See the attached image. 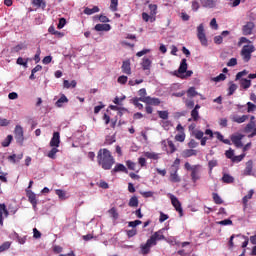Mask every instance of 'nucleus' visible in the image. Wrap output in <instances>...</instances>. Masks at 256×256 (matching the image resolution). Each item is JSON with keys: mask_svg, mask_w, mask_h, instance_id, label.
Here are the masks:
<instances>
[{"mask_svg": "<svg viewBox=\"0 0 256 256\" xmlns=\"http://www.w3.org/2000/svg\"><path fill=\"white\" fill-rule=\"evenodd\" d=\"M97 162L102 169L109 171V169L115 165V158L111 155V151L107 150V148H103L98 151Z\"/></svg>", "mask_w": 256, "mask_h": 256, "instance_id": "1", "label": "nucleus"}, {"mask_svg": "<svg viewBox=\"0 0 256 256\" xmlns=\"http://www.w3.org/2000/svg\"><path fill=\"white\" fill-rule=\"evenodd\" d=\"M0 214L1 217H9V210H7V206L5 204H0Z\"/></svg>", "mask_w": 256, "mask_h": 256, "instance_id": "36", "label": "nucleus"}, {"mask_svg": "<svg viewBox=\"0 0 256 256\" xmlns=\"http://www.w3.org/2000/svg\"><path fill=\"white\" fill-rule=\"evenodd\" d=\"M14 137L17 143H19L20 145H23V141H25V137L23 134V127H21V125H16L14 129Z\"/></svg>", "mask_w": 256, "mask_h": 256, "instance_id": "6", "label": "nucleus"}, {"mask_svg": "<svg viewBox=\"0 0 256 256\" xmlns=\"http://www.w3.org/2000/svg\"><path fill=\"white\" fill-rule=\"evenodd\" d=\"M249 72H247V70H243L241 72H238L236 74V81H239V79H241V77H245V75H247Z\"/></svg>", "mask_w": 256, "mask_h": 256, "instance_id": "61", "label": "nucleus"}, {"mask_svg": "<svg viewBox=\"0 0 256 256\" xmlns=\"http://www.w3.org/2000/svg\"><path fill=\"white\" fill-rule=\"evenodd\" d=\"M128 79L129 78L127 76L122 75V76L118 77L117 81H118V83H120V85H125L127 83Z\"/></svg>", "mask_w": 256, "mask_h": 256, "instance_id": "51", "label": "nucleus"}, {"mask_svg": "<svg viewBox=\"0 0 256 256\" xmlns=\"http://www.w3.org/2000/svg\"><path fill=\"white\" fill-rule=\"evenodd\" d=\"M197 37L203 47H207V45H209L207 36L205 35V26H203V24H200L197 27Z\"/></svg>", "mask_w": 256, "mask_h": 256, "instance_id": "4", "label": "nucleus"}, {"mask_svg": "<svg viewBox=\"0 0 256 256\" xmlns=\"http://www.w3.org/2000/svg\"><path fill=\"white\" fill-rule=\"evenodd\" d=\"M144 156L147 159H153L154 161H157V159H159V154H157L155 152H145Z\"/></svg>", "mask_w": 256, "mask_h": 256, "instance_id": "33", "label": "nucleus"}, {"mask_svg": "<svg viewBox=\"0 0 256 256\" xmlns=\"http://www.w3.org/2000/svg\"><path fill=\"white\" fill-rule=\"evenodd\" d=\"M255 53V46L252 44L244 45L240 51V55L244 63H249L251 61V57Z\"/></svg>", "mask_w": 256, "mask_h": 256, "instance_id": "3", "label": "nucleus"}, {"mask_svg": "<svg viewBox=\"0 0 256 256\" xmlns=\"http://www.w3.org/2000/svg\"><path fill=\"white\" fill-rule=\"evenodd\" d=\"M109 215H111L112 218H114L115 221L119 219V213L117 212V209L115 207H112L110 210H108Z\"/></svg>", "mask_w": 256, "mask_h": 256, "instance_id": "35", "label": "nucleus"}, {"mask_svg": "<svg viewBox=\"0 0 256 256\" xmlns=\"http://www.w3.org/2000/svg\"><path fill=\"white\" fill-rule=\"evenodd\" d=\"M9 247H11V243H9V242H4V243L0 246V253H3V251H7V249H9Z\"/></svg>", "mask_w": 256, "mask_h": 256, "instance_id": "55", "label": "nucleus"}, {"mask_svg": "<svg viewBox=\"0 0 256 256\" xmlns=\"http://www.w3.org/2000/svg\"><path fill=\"white\" fill-rule=\"evenodd\" d=\"M247 107V113H253L256 110V105L251 102H247Z\"/></svg>", "mask_w": 256, "mask_h": 256, "instance_id": "50", "label": "nucleus"}, {"mask_svg": "<svg viewBox=\"0 0 256 256\" xmlns=\"http://www.w3.org/2000/svg\"><path fill=\"white\" fill-rule=\"evenodd\" d=\"M197 155V150L195 149H186L182 152V157H184V159H187L189 157H196Z\"/></svg>", "mask_w": 256, "mask_h": 256, "instance_id": "24", "label": "nucleus"}, {"mask_svg": "<svg viewBox=\"0 0 256 256\" xmlns=\"http://www.w3.org/2000/svg\"><path fill=\"white\" fill-rule=\"evenodd\" d=\"M153 65V61L148 57H144L141 62V67L143 71H146V75H151V66Z\"/></svg>", "mask_w": 256, "mask_h": 256, "instance_id": "11", "label": "nucleus"}, {"mask_svg": "<svg viewBox=\"0 0 256 256\" xmlns=\"http://www.w3.org/2000/svg\"><path fill=\"white\" fill-rule=\"evenodd\" d=\"M235 65H237V58H231L227 62V67H235Z\"/></svg>", "mask_w": 256, "mask_h": 256, "instance_id": "62", "label": "nucleus"}, {"mask_svg": "<svg viewBox=\"0 0 256 256\" xmlns=\"http://www.w3.org/2000/svg\"><path fill=\"white\" fill-rule=\"evenodd\" d=\"M142 99L143 97H140V98L135 97L132 99L133 105H135V107H137L140 110L143 109V104L139 103V101H141Z\"/></svg>", "mask_w": 256, "mask_h": 256, "instance_id": "38", "label": "nucleus"}, {"mask_svg": "<svg viewBox=\"0 0 256 256\" xmlns=\"http://www.w3.org/2000/svg\"><path fill=\"white\" fill-rule=\"evenodd\" d=\"M253 29H255V23H253V22H247V23L242 27V33H243V35H252Z\"/></svg>", "mask_w": 256, "mask_h": 256, "instance_id": "14", "label": "nucleus"}, {"mask_svg": "<svg viewBox=\"0 0 256 256\" xmlns=\"http://www.w3.org/2000/svg\"><path fill=\"white\" fill-rule=\"evenodd\" d=\"M243 137H245V135L243 134H233L230 139L233 143V145H235V147H237V149H241V147H243Z\"/></svg>", "mask_w": 256, "mask_h": 256, "instance_id": "10", "label": "nucleus"}, {"mask_svg": "<svg viewBox=\"0 0 256 256\" xmlns=\"http://www.w3.org/2000/svg\"><path fill=\"white\" fill-rule=\"evenodd\" d=\"M63 103H69V99L67 98V96H65V94H62L61 97L56 101L55 105L58 108L63 107Z\"/></svg>", "mask_w": 256, "mask_h": 256, "instance_id": "27", "label": "nucleus"}, {"mask_svg": "<svg viewBox=\"0 0 256 256\" xmlns=\"http://www.w3.org/2000/svg\"><path fill=\"white\" fill-rule=\"evenodd\" d=\"M191 117L192 118L188 119L189 122H191V121H199V110H192L191 111Z\"/></svg>", "mask_w": 256, "mask_h": 256, "instance_id": "34", "label": "nucleus"}, {"mask_svg": "<svg viewBox=\"0 0 256 256\" xmlns=\"http://www.w3.org/2000/svg\"><path fill=\"white\" fill-rule=\"evenodd\" d=\"M168 147H169L170 151L167 153L173 154V153H175V151H177V147H175V144L171 140H168Z\"/></svg>", "mask_w": 256, "mask_h": 256, "instance_id": "45", "label": "nucleus"}, {"mask_svg": "<svg viewBox=\"0 0 256 256\" xmlns=\"http://www.w3.org/2000/svg\"><path fill=\"white\" fill-rule=\"evenodd\" d=\"M189 149H195L196 147H199V142L195 141V139H191L188 142Z\"/></svg>", "mask_w": 256, "mask_h": 256, "instance_id": "48", "label": "nucleus"}, {"mask_svg": "<svg viewBox=\"0 0 256 256\" xmlns=\"http://www.w3.org/2000/svg\"><path fill=\"white\" fill-rule=\"evenodd\" d=\"M115 136H107L106 137V145H113L115 143Z\"/></svg>", "mask_w": 256, "mask_h": 256, "instance_id": "58", "label": "nucleus"}, {"mask_svg": "<svg viewBox=\"0 0 256 256\" xmlns=\"http://www.w3.org/2000/svg\"><path fill=\"white\" fill-rule=\"evenodd\" d=\"M155 247L153 241L149 238L145 244H141L140 251L142 255H149L151 253V248Z\"/></svg>", "mask_w": 256, "mask_h": 256, "instance_id": "8", "label": "nucleus"}, {"mask_svg": "<svg viewBox=\"0 0 256 256\" xmlns=\"http://www.w3.org/2000/svg\"><path fill=\"white\" fill-rule=\"evenodd\" d=\"M157 113H158V117L160 119H164V121L169 119V111H167V110H164V111L159 110V111H157Z\"/></svg>", "mask_w": 256, "mask_h": 256, "instance_id": "37", "label": "nucleus"}, {"mask_svg": "<svg viewBox=\"0 0 256 256\" xmlns=\"http://www.w3.org/2000/svg\"><path fill=\"white\" fill-rule=\"evenodd\" d=\"M216 3H217L216 0H201V5L204 7H207L208 9H213Z\"/></svg>", "mask_w": 256, "mask_h": 256, "instance_id": "26", "label": "nucleus"}, {"mask_svg": "<svg viewBox=\"0 0 256 256\" xmlns=\"http://www.w3.org/2000/svg\"><path fill=\"white\" fill-rule=\"evenodd\" d=\"M100 9L97 6L93 8L86 7L84 9V15H93L94 13H99Z\"/></svg>", "mask_w": 256, "mask_h": 256, "instance_id": "28", "label": "nucleus"}, {"mask_svg": "<svg viewBox=\"0 0 256 256\" xmlns=\"http://www.w3.org/2000/svg\"><path fill=\"white\" fill-rule=\"evenodd\" d=\"M61 144V136L59 132H54L53 137L50 140V147H59Z\"/></svg>", "mask_w": 256, "mask_h": 256, "instance_id": "16", "label": "nucleus"}, {"mask_svg": "<svg viewBox=\"0 0 256 256\" xmlns=\"http://www.w3.org/2000/svg\"><path fill=\"white\" fill-rule=\"evenodd\" d=\"M232 121L233 123H245V121H247V119H249V115H234L232 116Z\"/></svg>", "mask_w": 256, "mask_h": 256, "instance_id": "22", "label": "nucleus"}, {"mask_svg": "<svg viewBox=\"0 0 256 256\" xmlns=\"http://www.w3.org/2000/svg\"><path fill=\"white\" fill-rule=\"evenodd\" d=\"M118 5H119V0H111L110 9L112 11H117Z\"/></svg>", "mask_w": 256, "mask_h": 256, "instance_id": "49", "label": "nucleus"}, {"mask_svg": "<svg viewBox=\"0 0 256 256\" xmlns=\"http://www.w3.org/2000/svg\"><path fill=\"white\" fill-rule=\"evenodd\" d=\"M203 135H205V134L201 130L194 131L195 139L201 140V139H203Z\"/></svg>", "mask_w": 256, "mask_h": 256, "instance_id": "54", "label": "nucleus"}, {"mask_svg": "<svg viewBox=\"0 0 256 256\" xmlns=\"http://www.w3.org/2000/svg\"><path fill=\"white\" fill-rule=\"evenodd\" d=\"M150 15H151V23H155L157 17V4L149 5Z\"/></svg>", "mask_w": 256, "mask_h": 256, "instance_id": "20", "label": "nucleus"}, {"mask_svg": "<svg viewBox=\"0 0 256 256\" xmlns=\"http://www.w3.org/2000/svg\"><path fill=\"white\" fill-rule=\"evenodd\" d=\"M240 86L242 89H249L251 87V80L243 78L240 80Z\"/></svg>", "mask_w": 256, "mask_h": 256, "instance_id": "32", "label": "nucleus"}, {"mask_svg": "<svg viewBox=\"0 0 256 256\" xmlns=\"http://www.w3.org/2000/svg\"><path fill=\"white\" fill-rule=\"evenodd\" d=\"M95 31H111L110 24H96L94 27Z\"/></svg>", "mask_w": 256, "mask_h": 256, "instance_id": "25", "label": "nucleus"}, {"mask_svg": "<svg viewBox=\"0 0 256 256\" xmlns=\"http://www.w3.org/2000/svg\"><path fill=\"white\" fill-rule=\"evenodd\" d=\"M32 5L37 9H42L43 11H45V7H47V2H45V0H32Z\"/></svg>", "mask_w": 256, "mask_h": 256, "instance_id": "21", "label": "nucleus"}, {"mask_svg": "<svg viewBox=\"0 0 256 256\" xmlns=\"http://www.w3.org/2000/svg\"><path fill=\"white\" fill-rule=\"evenodd\" d=\"M212 199L216 205H223V199L218 193H212Z\"/></svg>", "mask_w": 256, "mask_h": 256, "instance_id": "31", "label": "nucleus"}, {"mask_svg": "<svg viewBox=\"0 0 256 256\" xmlns=\"http://www.w3.org/2000/svg\"><path fill=\"white\" fill-rule=\"evenodd\" d=\"M178 75H183V73H187V59H182L180 66L177 71Z\"/></svg>", "mask_w": 256, "mask_h": 256, "instance_id": "23", "label": "nucleus"}, {"mask_svg": "<svg viewBox=\"0 0 256 256\" xmlns=\"http://www.w3.org/2000/svg\"><path fill=\"white\" fill-rule=\"evenodd\" d=\"M140 195H142V197H144L145 199H149V197H153V195H155V192L153 191L140 192Z\"/></svg>", "mask_w": 256, "mask_h": 256, "instance_id": "53", "label": "nucleus"}, {"mask_svg": "<svg viewBox=\"0 0 256 256\" xmlns=\"http://www.w3.org/2000/svg\"><path fill=\"white\" fill-rule=\"evenodd\" d=\"M11 141H13V135H8L2 142V147H9V145H11Z\"/></svg>", "mask_w": 256, "mask_h": 256, "instance_id": "43", "label": "nucleus"}, {"mask_svg": "<svg viewBox=\"0 0 256 256\" xmlns=\"http://www.w3.org/2000/svg\"><path fill=\"white\" fill-rule=\"evenodd\" d=\"M67 24V20L65 18H60L58 23V29H63Z\"/></svg>", "mask_w": 256, "mask_h": 256, "instance_id": "60", "label": "nucleus"}, {"mask_svg": "<svg viewBox=\"0 0 256 256\" xmlns=\"http://www.w3.org/2000/svg\"><path fill=\"white\" fill-rule=\"evenodd\" d=\"M26 197H28L29 203H31V205L35 209L37 207V195L34 194L33 191L26 189Z\"/></svg>", "mask_w": 256, "mask_h": 256, "instance_id": "13", "label": "nucleus"}, {"mask_svg": "<svg viewBox=\"0 0 256 256\" xmlns=\"http://www.w3.org/2000/svg\"><path fill=\"white\" fill-rule=\"evenodd\" d=\"M214 43L216 45H221V43H223V36L222 35H218L214 37Z\"/></svg>", "mask_w": 256, "mask_h": 256, "instance_id": "59", "label": "nucleus"}, {"mask_svg": "<svg viewBox=\"0 0 256 256\" xmlns=\"http://www.w3.org/2000/svg\"><path fill=\"white\" fill-rule=\"evenodd\" d=\"M149 239L155 245H157V241H164L165 235H163V229H160L157 232L153 233Z\"/></svg>", "mask_w": 256, "mask_h": 256, "instance_id": "12", "label": "nucleus"}, {"mask_svg": "<svg viewBox=\"0 0 256 256\" xmlns=\"http://www.w3.org/2000/svg\"><path fill=\"white\" fill-rule=\"evenodd\" d=\"M227 79V76L223 73L219 74L218 76L212 78V81H214L215 83H219L221 81H225Z\"/></svg>", "mask_w": 256, "mask_h": 256, "instance_id": "42", "label": "nucleus"}, {"mask_svg": "<svg viewBox=\"0 0 256 256\" xmlns=\"http://www.w3.org/2000/svg\"><path fill=\"white\" fill-rule=\"evenodd\" d=\"M57 153H59V149H57V147H53V148L48 152V157H49V159H55Z\"/></svg>", "mask_w": 256, "mask_h": 256, "instance_id": "40", "label": "nucleus"}, {"mask_svg": "<svg viewBox=\"0 0 256 256\" xmlns=\"http://www.w3.org/2000/svg\"><path fill=\"white\" fill-rule=\"evenodd\" d=\"M253 175V160H249L246 162V167L243 170V176L244 177H249Z\"/></svg>", "mask_w": 256, "mask_h": 256, "instance_id": "18", "label": "nucleus"}, {"mask_svg": "<svg viewBox=\"0 0 256 256\" xmlns=\"http://www.w3.org/2000/svg\"><path fill=\"white\" fill-rule=\"evenodd\" d=\"M179 171V167L177 166L170 172V181L171 183H181V177L177 174Z\"/></svg>", "mask_w": 256, "mask_h": 256, "instance_id": "17", "label": "nucleus"}, {"mask_svg": "<svg viewBox=\"0 0 256 256\" xmlns=\"http://www.w3.org/2000/svg\"><path fill=\"white\" fill-rule=\"evenodd\" d=\"M142 19H143V21H145V23H149V21L151 23V14L148 15L147 12H143Z\"/></svg>", "mask_w": 256, "mask_h": 256, "instance_id": "56", "label": "nucleus"}, {"mask_svg": "<svg viewBox=\"0 0 256 256\" xmlns=\"http://www.w3.org/2000/svg\"><path fill=\"white\" fill-rule=\"evenodd\" d=\"M243 159H245V154L234 156V158H232V163H241Z\"/></svg>", "mask_w": 256, "mask_h": 256, "instance_id": "46", "label": "nucleus"}, {"mask_svg": "<svg viewBox=\"0 0 256 256\" xmlns=\"http://www.w3.org/2000/svg\"><path fill=\"white\" fill-rule=\"evenodd\" d=\"M243 43H251V40L247 39V37H241L238 41V47H241Z\"/></svg>", "mask_w": 256, "mask_h": 256, "instance_id": "57", "label": "nucleus"}, {"mask_svg": "<svg viewBox=\"0 0 256 256\" xmlns=\"http://www.w3.org/2000/svg\"><path fill=\"white\" fill-rule=\"evenodd\" d=\"M225 155L227 159H231V161H233V158L235 157V151H233V149L230 148L225 152Z\"/></svg>", "mask_w": 256, "mask_h": 256, "instance_id": "47", "label": "nucleus"}, {"mask_svg": "<svg viewBox=\"0 0 256 256\" xmlns=\"http://www.w3.org/2000/svg\"><path fill=\"white\" fill-rule=\"evenodd\" d=\"M170 200L174 209L179 213L180 217H183V208L181 207V202L179 199L175 195L171 194Z\"/></svg>", "mask_w": 256, "mask_h": 256, "instance_id": "7", "label": "nucleus"}, {"mask_svg": "<svg viewBox=\"0 0 256 256\" xmlns=\"http://www.w3.org/2000/svg\"><path fill=\"white\" fill-rule=\"evenodd\" d=\"M244 133H250V134H248L249 139H253V137L256 136L255 121H250V123H248L244 127Z\"/></svg>", "mask_w": 256, "mask_h": 256, "instance_id": "9", "label": "nucleus"}, {"mask_svg": "<svg viewBox=\"0 0 256 256\" xmlns=\"http://www.w3.org/2000/svg\"><path fill=\"white\" fill-rule=\"evenodd\" d=\"M140 100L142 101V103H145L146 105H150L152 107H159V105H161V99L151 96L142 97V99Z\"/></svg>", "mask_w": 256, "mask_h": 256, "instance_id": "5", "label": "nucleus"}, {"mask_svg": "<svg viewBox=\"0 0 256 256\" xmlns=\"http://www.w3.org/2000/svg\"><path fill=\"white\" fill-rule=\"evenodd\" d=\"M175 141L183 143V141H185V132H180L179 134H176Z\"/></svg>", "mask_w": 256, "mask_h": 256, "instance_id": "44", "label": "nucleus"}, {"mask_svg": "<svg viewBox=\"0 0 256 256\" xmlns=\"http://www.w3.org/2000/svg\"><path fill=\"white\" fill-rule=\"evenodd\" d=\"M235 91H237V84L230 82V86L228 88V96L231 97Z\"/></svg>", "mask_w": 256, "mask_h": 256, "instance_id": "39", "label": "nucleus"}, {"mask_svg": "<svg viewBox=\"0 0 256 256\" xmlns=\"http://www.w3.org/2000/svg\"><path fill=\"white\" fill-rule=\"evenodd\" d=\"M141 220H135L128 223V227H137V225H141Z\"/></svg>", "mask_w": 256, "mask_h": 256, "instance_id": "64", "label": "nucleus"}, {"mask_svg": "<svg viewBox=\"0 0 256 256\" xmlns=\"http://www.w3.org/2000/svg\"><path fill=\"white\" fill-rule=\"evenodd\" d=\"M129 207H139V198L132 196L128 202Z\"/></svg>", "mask_w": 256, "mask_h": 256, "instance_id": "30", "label": "nucleus"}, {"mask_svg": "<svg viewBox=\"0 0 256 256\" xmlns=\"http://www.w3.org/2000/svg\"><path fill=\"white\" fill-rule=\"evenodd\" d=\"M126 165L130 171H135V167L137 166V164L131 160L126 161Z\"/></svg>", "mask_w": 256, "mask_h": 256, "instance_id": "52", "label": "nucleus"}, {"mask_svg": "<svg viewBox=\"0 0 256 256\" xmlns=\"http://www.w3.org/2000/svg\"><path fill=\"white\" fill-rule=\"evenodd\" d=\"M184 169H186V171H191L190 177L193 183H197V181L201 179V165L196 164L192 166L189 162H186L184 164Z\"/></svg>", "mask_w": 256, "mask_h": 256, "instance_id": "2", "label": "nucleus"}, {"mask_svg": "<svg viewBox=\"0 0 256 256\" xmlns=\"http://www.w3.org/2000/svg\"><path fill=\"white\" fill-rule=\"evenodd\" d=\"M222 181L223 183L231 184L235 183V178L229 174H223Z\"/></svg>", "mask_w": 256, "mask_h": 256, "instance_id": "29", "label": "nucleus"}, {"mask_svg": "<svg viewBox=\"0 0 256 256\" xmlns=\"http://www.w3.org/2000/svg\"><path fill=\"white\" fill-rule=\"evenodd\" d=\"M56 195L59 197V199H65V191L61 189L56 190Z\"/></svg>", "mask_w": 256, "mask_h": 256, "instance_id": "63", "label": "nucleus"}, {"mask_svg": "<svg viewBox=\"0 0 256 256\" xmlns=\"http://www.w3.org/2000/svg\"><path fill=\"white\" fill-rule=\"evenodd\" d=\"M121 69L122 73H125V75H131V60L123 61Z\"/></svg>", "mask_w": 256, "mask_h": 256, "instance_id": "19", "label": "nucleus"}, {"mask_svg": "<svg viewBox=\"0 0 256 256\" xmlns=\"http://www.w3.org/2000/svg\"><path fill=\"white\" fill-rule=\"evenodd\" d=\"M197 95H199V93H197V91L195 90V87H190L188 90H187V97H197Z\"/></svg>", "mask_w": 256, "mask_h": 256, "instance_id": "41", "label": "nucleus"}, {"mask_svg": "<svg viewBox=\"0 0 256 256\" xmlns=\"http://www.w3.org/2000/svg\"><path fill=\"white\" fill-rule=\"evenodd\" d=\"M115 173H129V170H127V167L121 163H117L115 167L111 170V174L115 175Z\"/></svg>", "mask_w": 256, "mask_h": 256, "instance_id": "15", "label": "nucleus"}]
</instances>
